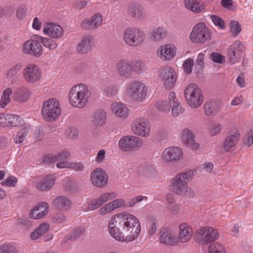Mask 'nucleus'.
Masks as SVG:
<instances>
[{"label":"nucleus","mask_w":253,"mask_h":253,"mask_svg":"<svg viewBox=\"0 0 253 253\" xmlns=\"http://www.w3.org/2000/svg\"><path fill=\"white\" fill-rule=\"evenodd\" d=\"M201 240L205 243H208L216 240L219 236L217 231L210 226L204 227L199 230Z\"/></svg>","instance_id":"obj_21"},{"label":"nucleus","mask_w":253,"mask_h":253,"mask_svg":"<svg viewBox=\"0 0 253 253\" xmlns=\"http://www.w3.org/2000/svg\"><path fill=\"white\" fill-rule=\"evenodd\" d=\"M194 172L192 170L179 173L171 179L169 182L170 189L173 193L181 197L193 198L195 193L193 188L188 186V181L193 177Z\"/></svg>","instance_id":"obj_2"},{"label":"nucleus","mask_w":253,"mask_h":253,"mask_svg":"<svg viewBox=\"0 0 253 253\" xmlns=\"http://www.w3.org/2000/svg\"><path fill=\"white\" fill-rule=\"evenodd\" d=\"M181 138L183 143L193 150H197L199 148V144L195 140V134L193 132L188 129L184 128L181 134Z\"/></svg>","instance_id":"obj_23"},{"label":"nucleus","mask_w":253,"mask_h":253,"mask_svg":"<svg viewBox=\"0 0 253 253\" xmlns=\"http://www.w3.org/2000/svg\"><path fill=\"white\" fill-rule=\"evenodd\" d=\"M194 66V60L192 58H188L185 60L182 65L183 70L186 74H190L192 72Z\"/></svg>","instance_id":"obj_48"},{"label":"nucleus","mask_w":253,"mask_h":253,"mask_svg":"<svg viewBox=\"0 0 253 253\" xmlns=\"http://www.w3.org/2000/svg\"><path fill=\"white\" fill-rule=\"evenodd\" d=\"M231 32L235 35H237L241 31V26L239 23L236 21H232L230 23Z\"/></svg>","instance_id":"obj_59"},{"label":"nucleus","mask_w":253,"mask_h":253,"mask_svg":"<svg viewBox=\"0 0 253 253\" xmlns=\"http://www.w3.org/2000/svg\"><path fill=\"white\" fill-rule=\"evenodd\" d=\"M22 75L25 82L32 84L40 82L42 77L41 69L34 63L27 64L23 70Z\"/></svg>","instance_id":"obj_10"},{"label":"nucleus","mask_w":253,"mask_h":253,"mask_svg":"<svg viewBox=\"0 0 253 253\" xmlns=\"http://www.w3.org/2000/svg\"><path fill=\"white\" fill-rule=\"evenodd\" d=\"M22 65L21 64H17L11 67L4 74L5 77L9 82H13L17 79V75L21 70Z\"/></svg>","instance_id":"obj_39"},{"label":"nucleus","mask_w":253,"mask_h":253,"mask_svg":"<svg viewBox=\"0 0 253 253\" xmlns=\"http://www.w3.org/2000/svg\"><path fill=\"white\" fill-rule=\"evenodd\" d=\"M6 127H15L21 126L23 124V120L17 115L7 114Z\"/></svg>","instance_id":"obj_41"},{"label":"nucleus","mask_w":253,"mask_h":253,"mask_svg":"<svg viewBox=\"0 0 253 253\" xmlns=\"http://www.w3.org/2000/svg\"><path fill=\"white\" fill-rule=\"evenodd\" d=\"M53 204L56 209L60 211H66L70 208L72 203L67 197L60 196L53 200Z\"/></svg>","instance_id":"obj_34"},{"label":"nucleus","mask_w":253,"mask_h":253,"mask_svg":"<svg viewBox=\"0 0 253 253\" xmlns=\"http://www.w3.org/2000/svg\"><path fill=\"white\" fill-rule=\"evenodd\" d=\"M185 101L191 108L196 109L203 103L204 97L201 88L195 84H190L184 90Z\"/></svg>","instance_id":"obj_5"},{"label":"nucleus","mask_w":253,"mask_h":253,"mask_svg":"<svg viewBox=\"0 0 253 253\" xmlns=\"http://www.w3.org/2000/svg\"><path fill=\"white\" fill-rule=\"evenodd\" d=\"M171 114L174 117H177L184 111L180 102H174L171 105Z\"/></svg>","instance_id":"obj_51"},{"label":"nucleus","mask_w":253,"mask_h":253,"mask_svg":"<svg viewBox=\"0 0 253 253\" xmlns=\"http://www.w3.org/2000/svg\"><path fill=\"white\" fill-rule=\"evenodd\" d=\"M244 48V44L239 41H236L230 46L228 52V57L231 64H234L240 60Z\"/></svg>","instance_id":"obj_20"},{"label":"nucleus","mask_w":253,"mask_h":253,"mask_svg":"<svg viewBox=\"0 0 253 253\" xmlns=\"http://www.w3.org/2000/svg\"><path fill=\"white\" fill-rule=\"evenodd\" d=\"M191 41L195 43L203 44L211 39V33L205 23L200 22L194 26L190 34Z\"/></svg>","instance_id":"obj_8"},{"label":"nucleus","mask_w":253,"mask_h":253,"mask_svg":"<svg viewBox=\"0 0 253 253\" xmlns=\"http://www.w3.org/2000/svg\"><path fill=\"white\" fill-rule=\"evenodd\" d=\"M143 140L134 135H128L122 137L118 141V146L124 151L137 150L142 147Z\"/></svg>","instance_id":"obj_11"},{"label":"nucleus","mask_w":253,"mask_h":253,"mask_svg":"<svg viewBox=\"0 0 253 253\" xmlns=\"http://www.w3.org/2000/svg\"><path fill=\"white\" fill-rule=\"evenodd\" d=\"M30 127L28 126H24L17 132L15 138V142L16 144L22 143L25 140V137L29 131Z\"/></svg>","instance_id":"obj_45"},{"label":"nucleus","mask_w":253,"mask_h":253,"mask_svg":"<svg viewBox=\"0 0 253 253\" xmlns=\"http://www.w3.org/2000/svg\"><path fill=\"white\" fill-rule=\"evenodd\" d=\"M159 78L164 82L167 89L173 87L177 79L176 73L174 69L170 66H165L160 69L158 73Z\"/></svg>","instance_id":"obj_13"},{"label":"nucleus","mask_w":253,"mask_h":253,"mask_svg":"<svg viewBox=\"0 0 253 253\" xmlns=\"http://www.w3.org/2000/svg\"><path fill=\"white\" fill-rule=\"evenodd\" d=\"M17 178L14 176H9L1 183L3 186L15 187L17 183Z\"/></svg>","instance_id":"obj_55"},{"label":"nucleus","mask_w":253,"mask_h":253,"mask_svg":"<svg viewBox=\"0 0 253 253\" xmlns=\"http://www.w3.org/2000/svg\"><path fill=\"white\" fill-rule=\"evenodd\" d=\"M183 153L181 148L171 146L166 148L162 152L161 158L166 163H173L181 160Z\"/></svg>","instance_id":"obj_17"},{"label":"nucleus","mask_w":253,"mask_h":253,"mask_svg":"<svg viewBox=\"0 0 253 253\" xmlns=\"http://www.w3.org/2000/svg\"><path fill=\"white\" fill-rule=\"evenodd\" d=\"M148 86L140 81H134L126 87V93L132 100L137 102L144 101L148 95Z\"/></svg>","instance_id":"obj_7"},{"label":"nucleus","mask_w":253,"mask_h":253,"mask_svg":"<svg viewBox=\"0 0 253 253\" xmlns=\"http://www.w3.org/2000/svg\"><path fill=\"white\" fill-rule=\"evenodd\" d=\"M66 216L62 213L59 212L55 214L52 217V221L54 223H61L66 220Z\"/></svg>","instance_id":"obj_60"},{"label":"nucleus","mask_w":253,"mask_h":253,"mask_svg":"<svg viewBox=\"0 0 253 253\" xmlns=\"http://www.w3.org/2000/svg\"><path fill=\"white\" fill-rule=\"evenodd\" d=\"M39 39L40 44L42 43V45L46 48L49 50H54L57 47L56 42L54 41L52 38H44L39 36Z\"/></svg>","instance_id":"obj_44"},{"label":"nucleus","mask_w":253,"mask_h":253,"mask_svg":"<svg viewBox=\"0 0 253 253\" xmlns=\"http://www.w3.org/2000/svg\"><path fill=\"white\" fill-rule=\"evenodd\" d=\"M177 237L170 230L164 229L160 233V242L169 246L178 245Z\"/></svg>","instance_id":"obj_30"},{"label":"nucleus","mask_w":253,"mask_h":253,"mask_svg":"<svg viewBox=\"0 0 253 253\" xmlns=\"http://www.w3.org/2000/svg\"><path fill=\"white\" fill-rule=\"evenodd\" d=\"M183 2L187 10L195 13H199L205 8L204 3L198 0H184Z\"/></svg>","instance_id":"obj_32"},{"label":"nucleus","mask_w":253,"mask_h":253,"mask_svg":"<svg viewBox=\"0 0 253 253\" xmlns=\"http://www.w3.org/2000/svg\"><path fill=\"white\" fill-rule=\"evenodd\" d=\"M114 210L110 203L109 202L102 205L98 211L99 213L101 215H105L111 213Z\"/></svg>","instance_id":"obj_53"},{"label":"nucleus","mask_w":253,"mask_h":253,"mask_svg":"<svg viewBox=\"0 0 253 253\" xmlns=\"http://www.w3.org/2000/svg\"><path fill=\"white\" fill-rule=\"evenodd\" d=\"M50 229V225L46 222L41 223L38 228L30 234L32 240H36L41 236L46 233Z\"/></svg>","instance_id":"obj_40"},{"label":"nucleus","mask_w":253,"mask_h":253,"mask_svg":"<svg viewBox=\"0 0 253 253\" xmlns=\"http://www.w3.org/2000/svg\"><path fill=\"white\" fill-rule=\"evenodd\" d=\"M0 253H17V251L10 244H3L0 245Z\"/></svg>","instance_id":"obj_49"},{"label":"nucleus","mask_w":253,"mask_h":253,"mask_svg":"<svg viewBox=\"0 0 253 253\" xmlns=\"http://www.w3.org/2000/svg\"><path fill=\"white\" fill-rule=\"evenodd\" d=\"M42 31L45 35L54 39L61 38L64 34L63 29L61 26L51 22L45 23Z\"/></svg>","instance_id":"obj_19"},{"label":"nucleus","mask_w":253,"mask_h":253,"mask_svg":"<svg viewBox=\"0 0 253 253\" xmlns=\"http://www.w3.org/2000/svg\"><path fill=\"white\" fill-rule=\"evenodd\" d=\"M167 209L169 213L172 214H177L179 210V206L174 203L167 205Z\"/></svg>","instance_id":"obj_61"},{"label":"nucleus","mask_w":253,"mask_h":253,"mask_svg":"<svg viewBox=\"0 0 253 253\" xmlns=\"http://www.w3.org/2000/svg\"><path fill=\"white\" fill-rule=\"evenodd\" d=\"M55 182V177L53 175H47L37 183L36 188L41 191H47L53 186Z\"/></svg>","instance_id":"obj_31"},{"label":"nucleus","mask_w":253,"mask_h":253,"mask_svg":"<svg viewBox=\"0 0 253 253\" xmlns=\"http://www.w3.org/2000/svg\"><path fill=\"white\" fill-rule=\"evenodd\" d=\"M30 90L25 86H20L14 90L13 99L19 103L27 101L30 98Z\"/></svg>","instance_id":"obj_28"},{"label":"nucleus","mask_w":253,"mask_h":253,"mask_svg":"<svg viewBox=\"0 0 253 253\" xmlns=\"http://www.w3.org/2000/svg\"><path fill=\"white\" fill-rule=\"evenodd\" d=\"M240 138V133L236 131L229 134L224 140L223 148L226 151H229L238 143Z\"/></svg>","instance_id":"obj_35"},{"label":"nucleus","mask_w":253,"mask_h":253,"mask_svg":"<svg viewBox=\"0 0 253 253\" xmlns=\"http://www.w3.org/2000/svg\"><path fill=\"white\" fill-rule=\"evenodd\" d=\"M244 144L250 146L253 144V128L243 138Z\"/></svg>","instance_id":"obj_56"},{"label":"nucleus","mask_w":253,"mask_h":253,"mask_svg":"<svg viewBox=\"0 0 253 253\" xmlns=\"http://www.w3.org/2000/svg\"><path fill=\"white\" fill-rule=\"evenodd\" d=\"M94 45V39L89 35L82 37L77 45L76 51L80 54H85L89 52Z\"/></svg>","instance_id":"obj_26"},{"label":"nucleus","mask_w":253,"mask_h":253,"mask_svg":"<svg viewBox=\"0 0 253 253\" xmlns=\"http://www.w3.org/2000/svg\"><path fill=\"white\" fill-rule=\"evenodd\" d=\"M118 196L116 192L112 191L101 194L97 198L90 201L85 211H94L101 207L105 203L114 200Z\"/></svg>","instance_id":"obj_16"},{"label":"nucleus","mask_w":253,"mask_h":253,"mask_svg":"<svg viewBox=\"0 0 253 253\" xmlns=\"http://www.w3.org/2000/svg\"><path fill=\"white\" fill-rule=\"evenodd\" d=\"M26 8L24 6H19L17 10V17L18 19H23L26 16Z\"/></svg>","instance_id":"obj_63"},{"label":"nucleus","mask_w":253,"mask_h":253,"mask_svg":"<svg viewBox=\"0 0 253 253\" xmlns=\"http://www.w3.org/2000/svg\"><path fill=\"white\" fill-rule=\"evenodd\" d=\"M61 113V105L56 98H49L44 101L42 108L43 118L48 122L56 120Z\"/></svg>","instance_id":"obj_6"},{"label":"nucleus","mask_w":253,"mask_h":253,"mask_svg":"<svg viewBox=\"0 0 253 253\" xmlns=\"http://www.w3.org/2000/svg\"><path fill=\"white\" fill-rule=\"evenodd\" d=\"M69 156V152L63 151L54 156L52 155L45 156L43 159V162L46 164L57 162L56 167L58 169H70L71 162L65 161Z\"/></svg>","instance_id":"obj_14"},{"label":"nucleus","mask_w":253,"mask_h":253,"mask_svg":"<svg viewBox=\"0 0 253 253\" xmlns=\"http://www.w3.org/2000/svg\"><path fill=\"white\" fill-rule=\"evenodd\" d=\"M155 107L161 112L164 113L169 112L171 106L168 101L165 100H158L155 104Z\"/></svg>","instance_id":"obj_46"},{"label":"nucleus","mask_w":253,"mask_h":253,"mask_svg":"<svg viewBox=\"0 0 253 253\" xmlns=\"http://www.w3.org/2000/svg\"><path fill=\"white\" fill-rule=\"evenodd\" d=\"M90 181L93 185L98 188H103L108 183V176L102 169L96 168L91 172Z\"/></svg>","instance_id":"obj_18"},{"label":"nucleus","mask_w":253,"mask_h":253,"mask_svg":"<svg viewBox=\"0 0 253 253\" xmlns=\"http://www.w3.org/2000/svg\"><path fill=\"white\" fill-rule=\"evenodd\" d=\"M92 92L88 86L80 83L71 87L68 93V101L73 108L82 109L89 102Z\"/></svg>","instance_id":"obj_3"},{"label":"nucleus","mask_w":253,"mask_h":253,"mask_svg":"<svg viewBox=\"0 0 253 253\" xmlns=\"http://www.w3.org/2000/svg\"><path fill=\"white\" fill-rule=\"evenodd\" d=\"M14 90L11 87H7L4 88L2 92L0 99V106L4 108L9 104L13 98Z\"/></svg>","instance_id":"obj_37"},{"label":"nucleus","mask_w":253,"mask_h":253,"mask_svg":"<svg viewBox=\"0 0 253 253\" xmlns=\"http://www.w3.org/2000/svg\"><path fill=\"white\" fill-rule=\"evenodd\" d=\"M40 41L39 36L33 35L23 43L22 52L25 54L37 57L41 56L42 53V47Z\"/></svg>","instance_id":"obj_9"},{"label":"nucleus","mask_w":253,"mask_h":253,"mask_svg":"<svg viewBox=\"0 0 253 253\" xmlns=\"http://www.w3.org/2000/svg\"><path fill=\"white\" fill-rule=\"evenodd\" d=\"M220 108V103L215 101L207 102L204 106L205 114L208 116L215 115L219 111Z\"/></svg>","instance_id":"obj_36"},{"label":"nucleus","mask_w":253,"mask_h":253,"mask_svg":"<svg viewBox=\"0 0 253 253\" xmlns=\"http://www.w3.org/2000/svg\"><path fill=\"white\" fill-rule=\"evenodd\" d=\"M222 128V126L221 124H214L211 127L210 133L212 136L216 135L219 133Z\"/></svg>","instance_id":"obj_58"},{"label":"nucleus","mask_w":253,"mask_h":253,"mask_svg":"<svg viewBox=\"0 0 253 253\" xmlns=\"http://www.w3.org/2000/svg\"><path fill=\"white\" fill-rule=\"evenodd\" d=\"M151 125L149 121L143 118H138L132 122L131 129L133 134L147 138L150 135Z\"/></svg>","instance_id":"obj_12"},{"label":"nucleus","mask_w":253,"mask_h":253,"mask_svg":"<svg viewBox=\"0 0 253 253\" xmlns=\"http://www.w3.org/2000/svg\"><path fill=\"white\" fill-rule=\"evenodd\" d=\"M109 234L115 240L121 242H131L141 231L139 219L134 215L120 212L112 215L107 223Z\"/></svg>","instance_id":"obj_1"},{"label":"nucleus","mask_w":253,"mask_h":253,"mask_svg":"<svg viewBox=\"0 0 253 253\" xmlns=\"http://www.w3.org/2000/svg\"><path fill=\"white\" fill-rule=\"evenodd\" d=\"M49 205L46 202H41L36 205L31 210L30 217L34 219H41L48 212Z\"/></svg>","instance_id":"obj_22"},{"label":"nucleus","mask_w":253,"mask_h":253,"mask_svg":"<svg viewBox=\"0 0 253 253\" xmlns=\"http://www.w3.org/2000/svg\"><path fill=\"white\" fill-rule=\"evenodd\" d=\"M110 110L116 117L126 119L129 115V109L124 104L121 102H115L110 105Z\"/></svg>","instance_id":"obj_27"},{"label":"nucleus","mask_w":253,"mask_h":253,"mask_svg":"<svg viewBox=\"0 0 253 253\" xmlns=\"http://www.w3.org/2000/svg\"><path fill=\"white\" fill-rule=\"evenodd\" d=\"M110 202L114 211L119 208L126 207L125 200L121 198H115L114 200Z\"/></svg>","instance_id":"obj_54"},{"label":"nucleus","mask_w":253,"mask_h":253,"mask_svg":"<svg viewBox=\"0 0 253 253\" xmlns=\"http://www.w3.org/2000/svg\"><path fill=\"white\" fill-rule=\"evenodd\" d=\"M168 35L167 30L162 27L154 28L149 34L151 40L154 42H159L165 39Z\"/></svg>","instance_id":"obj_33"},{"label":"nucleus","mask_w":253,"mask_h":253,"mask_svg":"<svg viewBox=\"0 0 253 253\" xmlns=\"http://www.w3.org/2000/svg\"><path fill=\"white\" fill-rule=\"evenodd\" d=\"M193 231L192 227L186 223H181L179 226L178 244L180 242L185 243L192 237Z\"/></svg>","instance_id":"obj_24"},{"label":"nucleus","mask_w":253,"mask_h":253,"mask_svg":"<svg viewBox=\"0 0 253 253\" xmlns=\"http://www.w3.org/2000/svg\"><path fill=\"white\" fill-rule=\"evenodd\" d=\"M211 19L213 24L219 27L220 29H223L225 27V24L223 20L219 17L216 15L211 16Z\"/></svg>","instance_id":"obj_57"},{"label":"nucleus","mask_w":253,"mask_h":253,"mask_svg":"<svg viewBox=\"0 0 253 253\" xmlns=\"http://www.w3.org/2000/svg\"><path fill=\"white\" fill-rule=\"evenodd\" d=\"M85 229L83 227H79L76 228L70 234V239L76 240L82 237L84 233Z\"/></svg>","instance_id":"obj_52"},{"label":"nucleus","mask_w":253,"mask_h":253,"mask_svg":"<svg viewBox=\"0 0 253 253\" xmlns=\"http://www.w3.org/2000/svg\"><path fill=\"white\" fill-rule=\"evenodd\" d=\"M66 134L71 138H76L78 135V130L75 127H69L66 130Z\"/></svg>","instance_id":"obj_62"},{"label":"nucleus","mask_w":253,"mask_h":253,"mask_svg":"<svg viewBox=\"0 0 253 253\" xmlns=\"http://www.w3.org/2000/svg\"><path fill=\"white\" fill-rule=\"evenodd\" d=\"M131 74L134 72L137 74H141L146 70L145 63L141 60L130 61Z\"/></svg>","instance_id":"obj_43"},{"label":"nucleus","mask_w":253,"mask_h":253,"mask_svg":"<svg viewBox=\"0 0 253 253\" xmlns=\"http://www.w3.org/2000/svg\"><path fill=\"white\" fill-rule=\"evenodd\" d=\"M123 39L127 46L136 47L145 42L146 35L144 32L139 28L129 27L125 30L123 34Z\"/></svg>","instance_id":"obj_4"},{"label":"nucleus","mask_w":253,"mask_h":253,"mask_svg":"<svg viewBox=\"0 0 253 253\" xmlns=\"http://www.w3.org/2000/svg\"><path fill=\"white\" fill-rule=\"evenodd\" d=\"M70 169L75 170L82 171L84 169V166L80 162H71Z\"/></svg>","instance_id":"obj_64"},{"label":"nucleus","mask_w":253,"mask_h":253,"mask_svg":"<svg viewBox=\"0 0 253 253\" xmlns=\"http://www.w3.org/2000/svg\"><path fill=\"white\" fill-rule=\"evenodd\" d=\"M103 22V17L99 13L93 14L90 18L84 19L82 27L85 29H94L100 26Z\"/></svg>","instance_id":"obj_25"},{"label":"nucleus","mask_w":253,"mask_h":253,"mask_svg":"<svg viewBox=\"0 0 253 253\" xmlns=\"http://www.w3.org/2000/svg\"><path fill=\"white\" fill-rule=\"evenodd\" d=\"M177 52L176 46L172 43H168L163 44L157 48L156 55L162 61H170L174 58Z\"/></svg>","instance_id":"obj_15"},{"label":"nucleus","mask_w":253,"mask_h":253,"mask_svg":"<svg viewBox=\"0 0 253 253\" xmlns=\"http://www.w3.org/2000/svg\"><path fill=\"white\" fill-rule=\"evenodd\" d=\"M118 87L116 85H111L106 87L103 91L104 94L108 97H111L117 94Z\"/></svg>","instance_id":"obj_50"},{"label":"nucleus","mask_w":253,"mask_h":253,"mask_svg":"<svg viewBox=\"0 0 253 253\" xmlns=\"http://www.w3.org/2000/svg\"><path fill=\"white\" fill-rule=\"evenodd\" d=\"M128 13L134 18H142L144 16L145 12L141 5L133 3L129 6Z\"/></svg>","instance_id":"obj_38"},{"label":"nucleus","mask_w":253,"mask_h":253,"mask_svg":"<svg viewBox=\"0 0 253 253\" xmlns=\"http://www.w3.org/2000/svg\"><path fill=\"white\" fill-rule=\"evenodd\" d=\"M208 249L209 253H227L224 246L218 242L211 244Z\"/></svg>","instance_id":"obj_47"},{"label":"nucleus","mask_w":253,"mask_h":253,"mask_svg":"<svg viewBox=\"0 0 253 253\" xmlns=\"http://www.w3.org/2000/svg\"><path fill=\"white\" fill-rule=\"evenodd\" d=\"M118 73L123 78H129L132 76L130 61L126 60H120L116 64Z\"/></svg>","instance_id":"obj_29"},{"label":"nucleus","mask_w":253,"mask_h":253,"mask_svg":"<svg viewBox=\"0 0 253 253\" xmlns=\"http://www.w3.org/2000/svg\"><path fill=\"white\" fill-rule=\"evenodd\" d=\"M106 117V112L103 110H99L94 114L92 122L96 126H101L105 123Z\"/></svg>","instance_id":"obj_42"}]
</instances>
